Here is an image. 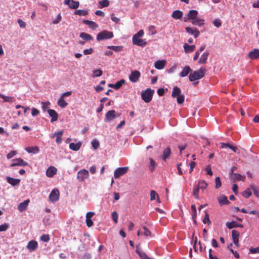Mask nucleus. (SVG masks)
I'll use <instances>...</instances> for the list:
<instances>
[{"label": "nucleus", "mask_w": 259, "mask_h": 259, "mask_svg": "<svg viewBox=\"0 0 259 259\" xmlns=\"http://www.w3.org/2000/svg\"><path fill=\"white\" fill-rule=\"evenodd\" d=\"M185 30L187 33L193 35L195 38H197L200 35V32L196 28H192L190 27H186Z\"/></svg>", "instance_id": "11"}, {"label": "nucleus", "mask_w": 259, "mask_h": 259, "mask_svg": "<svg viewBox=\"0 0 259 259\" xmlns=\"http://www.w3.org/2000/svg\"><path fill=\"white\" fill-rule=\"evenodd\" d=\"M209 55V52L207 51L204 52L203 54L201 55L199 60V63L200 64H204L206 62V60L207 59L208 56Z\"/></svg>", "instance_id": "25"}, {"label": "nucleus", "mask_w": 259, "mask_h": 259, "mask_svg": "<svg viewBox=\"0 0 259 259\" xmlns=\"http://www.w3.org/2000/svg\"><path fill=\"white\" fill-rule=\"evenodd\" d=\"M128 169V167H119L115 169L114 172L115 178H118L126 174Z\"/></svg>", "instance_id": "7"}, {"label": "nucleus", "mask_w": 259, "mask_h": 259, "mask_svg": "<svg viewBox=\"0 0 259 259\" xmlns=\"http://www.w3.org/2000/svg\"><path fill=\"white\" fill-rule=\"evenodd\" d=\"M181 90L178 87H174L171 94L172 97L175 98L177 96L178 97L179 95H181Z\"/></svg>", "instance_id": "32"}, {"label": "nucleus", "mask_w": 259, "mask_h": 259, "mask_svg": "<svg viewBox=\"0 0 259 259\" xmlns=\"http://www.w3.org/2000/svg\"><path fill=\"white\" fill-rule=\"evenodd\" d=\"M183 16V13L180 10H175L173 12L171 17L175 19H180Z\"/></svg>", "instance_id": "21"}, {"label": "nucleus", "mask_w": 259, "mask_h": 259, "mask_svg": "<svg viewBox=\"0 0 259 259\" xmlns=\"http://www.w3.org/2000/svg\"><path fill=\"white\" fill-rule=\"evenodd\" d=\"M39 114V111L35 108L31 109V114L33 116H35Z\"/></svg>", "instance_id": "60"}, {"label": "nucleus", "mask_w": 259, "mask_h": 259, "mask_svg": "<svg viewBox=\"0 0 259 259\" xmlns=\"http://www.w3.org/2000/svg\"><path fill=\"white\" fill-rule=\"evenodd\" d=\"M13 161H14V162L12 163L10 165L11 167H14V166H24L28 165V162L24 161L21 158H16V159H13Z\"/></svg>", "instance_id": "10"}, {"label": "nucleus", "mask_w": 259, "mask_h": 259, "mask_svg": "<svg viewBox=\"0 0 259 259\" xmlns=\"http://www.w3.org/2000/svg\"><path fill=\"white\" fill-rule=\"evenodd\" d=\"M199 188L197 186V185H195L193 187V195L195 196V198L196 199H199Z\"/></svg>", "instance_id": "36"}, {"label": "nucleus", "mask_w": 259, "mask_h": 259, "mask_svg": "<svg viewBox=\"0 0 259 259\" xmlns=\"http://www.w3.org/2000/svg\"><path fill=\"white\" fill-rule=\"evenodd\" d=\"M79 36L84 40L89 41L93 39V37L89 34L85 32L80 33Z\"/></svg>", "instance_id": "28"}, {"label": "nucleus", "mask_w": 259, "mask_h": 259, "mask_svg": "<svg viewBox=\"0 0 259 259\" xmlns=\"http://www.w3.org/2000/svg\"><path fill=\"white\" fill-rule=\"evenodd\" d=\"M113 37V33L111 31L103 30L97 34V40L101 41L104 39L112 38Z\"/></svg>", "instance_id": "2"}, {"label": "nucleus", "mask_w": 259, "mask_h": 259, "mask_svg": "<svg viewBox=\"0 0 259 259\" xmlns=\"http://www.w3.org/2000/svg\"><path fill=\"white\" fill-rule=\"evenodd\" d=\"M215 187L216 189H218L221 186L222 183H221L220 177H218L215 178Z\"/></svg>", "instance_id": "49"}, {"label": "nucleus", "mask_w": 259, "mask_h": 259, "mask_svg": "<svg viewBox=\"0 0 259 259\" xmlns=\"http://www.w3.org/2000/svg\"><path fill=\"white\" fill-rule=\"evenodd\" d=\"M57 169L54 166L49 167L46 171V175L49 178H52L56 173Z\"/></svg>", "instance_id": "17"}, {"label": "nucleus", "mask_w": 259, "mask_h": 259, "mask_svg": "<svg viewBox=\"0 0 259 259\" xmlns=\"http://www.w3.org/2000/svg\"><path fill=\"white\" fill-rule=\"evenodd\" d=\"M89 176V171L85 169L80 170L77 175V179L79 182H82Z\"/></svg>", "instance_id": "4"}, {"label": "nucleus", "mask_w": 259, "mask_h": 259, "mask_svg": "<svg viewBox=\"0 0 259 259\" xmlns=\"http://www.w3.org/2000/svg\"><path fill=\"white\" fill-rule=\"evenodd\" d=\"M116 112L114 110H110L106 114L105 121L109 122L116 118Z\"/></svg>", "instance_id": "12"}, {"label": "nucleus", "mask_w": 259, "mask_h": 259, "mask_svg": "<svg viewBox=\"0 0 259 259\" xmlns=\"http://www.w3.org/2000/svg\"><path fill=\"white\" fill-rule=\"evenodd\" d=\"M81 146V143L80 142L74 143H71L69 144V148L70 149L73 151H78Z\"/></svg>", "instance_id": "29"}, {"label": "nucleus", "mask_w": 259, "mask_h": 259, "mask_svg": "<svg viewBox=\"0 0 259 259\" xmlns=\"http://www.w3.org/2000/svg\"><path fill=\"white\" fill-rule=\"evenodd\" d=\"M41 108L44 112L48 111V110L49 109L50 103L49 102H42L41 103Z\"/></svg>", "instance_id": "38"}, {"label": "nucleus", "mask_w": 259, "mask_h": 259, "mask_svg": "<svg viewBox=\"0 0 259 259\" xmlns=\"http://www.w3.org/2000/svg\"><path fill=\"white\" fill-rule=\"evenodd\" d=\"M75 14L79 16H85L88 15V12L84 10H78L75 11Z\"/></svg>", "instance_id": "45"}, {"label": "nucleus", "mask_w": 259, "mask_h": 259, "mask_svg": "<svg viewBox=\"0 0 259 259\" xmlns=\"http://www.w3.org/2000/svg\"><path fill=\"white\" fill-rule=\"evenodd\" d=\"M204 20L203 19L196 18L192 21L191 22L193 25L201 26L204 24Z\"/></svg>", "instance_id": "31"}, {"label": "nucleus", "mask_w": 259, "mask_h": 259, "mask_svg": "<svg viewBox=\"0 0 259 259\" xmlns=\"http://www.w3.org/2000/svg\"><path fill=\"white\" fill-rule=\"evenodd\" d=\"M40 240L45 242H48L49 241L50 238V236L48 234H43L40 237Z\"/></svg>", "instance_id": "48"}, {"label": "nucleus", "mask_w": 259, "mask_h": 259, "mask_svg": "<svg viewBox=\"0 0 259 259\" xmlns=\"http://www.w3.org/2000/svg\"><path fill=\"white\" fill-rule=\"evenodd\" d=\"M25 150L29 153L36 154L39 151V148L37 146L28 147L25 148Z\"/></svg>", "instance_id": "22"}, {"label": "nucleus", "mask_w": 259, "mask_h": 259, "mask_svg": "<svg viewBox=\"0 0 259 259\" xmlns=\"http://www.w3.org/2000/svg\"><path fill=\"white\" fill-rule=\"evenodd\" d=\"M92 146L95 149H97L99 147V142L96 139L93 140L92 142Z\"/></svg>", "instance_id": "47"}, {"label": "nucleus", "mask_w": 259, "mask_h": 259, "mask_svg": "<svg viewBox=\"0 0 259 259\" xmlns=\"http://www.w3.org/2000/svg\"><path fill=\"white\" fill-rule=\"evenodd\" d=\"M100 4L102 7H107L109 5V2L108 0H103L100 2Z\"/></svg>", "instance_id": "59"}, {"label": "nucleus", "mask_w": 259, "mask_h": 259, "mask_svg": "<svg viewBox=\"0 0 259 259\" xmlns=\"http://www.w3.org/2000/svg\"><path fill=\"white\" fill-rule=\"evenodd\" d=\"M198 12L196 10H192L189 11L187 16L184 18V21L187 22L190 20L193 21L197 18Z\"/></svg>", "instance_id": "5"}, {"label": "nucleus", "mask_w": 259, "mask_h": 259, "mask_svg": "<svg viewBox=\"0 0 259 259\" xmlns=\"http://www.w3.org/2000/svg\"><path fill=\"white\" fill-rule=\"evenodd\" d=\"M197 186L199 189L204 190L205 189L207 186V184L203 180H199L197 184Z\"/></svg>", "instance_id": "34"}, {"label": "nucleus", "mask_w": 259, "mask_h": 259, "mask_svg": "<svg viewBox=\"0 0 259 259\" xmlns=\"http://www.w3.org/2000/svg\"><path fill=\"white\" fill-rule=\"evenodd\" d=\"M218 201L221 205L230 203L227 197L224 195L220 196L218 198Z\"/></svg>", "instance_id": "23"}, {"label": "nucleus", "mask_w": 259, "mask_h": 259, "mask_svg": "<svg viewBox=\"0 0 259 259\" xmlns=\"http://www.w3.org/2000/svg\"><path fill=\"white\" fill-rule=\"evenodd\" d=\"M9 227V225L7 223H5L0 225V232L6 231Z\"/></svg>", "instance_id": "58"}, {"label": "nucleus", "mask_w": 259, "mask_h": 259, "mask_svg": "<svg viewBox=\"0 0 259 259\" xmlns=\"http://www.w3.org/2000/svg\"><path fill=\"white\" fill-rule=\"evenodd\" d=\"M60 193L58 190H53L49 195V199L52 202H55L58 200L59 198Z\"/></svg>", "instance_id": "8"}, {"label": "nucleus", "mask_w": 259, "mask_h": 259, "mask_svg": "<svg viewBox=\"0 0 259 259\" xmlns=\"http://www.w3.org/2000/svg\"><path fill=\"white\" fill-rule=\"evenodd\" d=\"M107 48L110 50H113L116 52H120L123 50V47L121 46H109L107 47Z\"/></svg>", "instance_id": "33"}, {"label": "nucleus", "mask_w": 259, "mask_h": 259, "mask_svg": "<svg viewBox=\"0 0 259 259\" xmlns=\"http://www.w3.org/2000/svg\"><path fill=\"white\" fill-rule=\"evenodd\" d=\"M103 72L100 69H96L93 71V77H99L102 75Z\"/></svg>", "instance_id": "44"}, {"label": "nucleus", "mask_w": 259, "mask_h": 259, "mask_svg": "<svg viewBox=\"0 0 259 259\" xmlns=\"http://www.w3.org/2000/svg\"><path fill=\"white\" fill-rule=\"evenodd\" d=\"M38 244L35 241H30L28 242L27 248L30 251L34 250L37 247Z\"/></svg>", "instance_id": "19"}, {"label": "nucleus", "mask_w": 259, "mask_h": 259, "mask_svg": "<svg viewBox=\"0 0 259 259\" xmlns=\"http://www.w3.org/2000/svg\"><path fill=\"white\" fill-rule=\"evenodd\" d=\"M226 226L230 229H231L233 228L237 227V225L236 224V223L234 221L232 222H227L226 223Z\"/></svg>", "instance_id": "54"}, {"label": "nucleus", "mask_w": 259, "mask_h": 259, "mask_svg": "<svg viewBox=\"0 0 259 259\" xmlns=\"http://www.w3.org/2000/svg\"><path fill=\"white\" fill-rule=\"evenodd\" d=\"M6 180L9 184L14 187L19 186L21 181L19 179H15L10 177H7Z\"/></svg>", "instance_id": "13"}, {"label": "nucleus", "mask_w": 259, "mask_h": 259, "mask_svg": "<svg viewBox=\"0 0 259 259\" xmlns=\"http://www.w3.org/2000/svg\"><path fill=\"white\" fill-rule=\"evenodd\" d=\"M185 97L183 95H179L177 99V103L179 104H181L184 103Z\"/></svg>", "instance_id": "52"}, {"label": "nucleus", "mask_w": 259, "mask_h": 259, "mask_svg": "<svg viewBox=\"0 0 259 259\" xmlns=\"http://www.w3.org/2000/svg\"><path fill=\"white\" fill-rule=\"evenodd\" d=\"M125 83V80L122 79L117 81L116 83L114 84L115 89L118 90L120 88V87Z\"/></svg>", "instance_id": "42"}, {"label": "nucleus", "mask_w": 259, "mask_h": 259, "mask_svg": "<svg viewBox=\"0 0 259 259\" xmlns=\"http://www.w3.org/2000/svg\"><path fill=\"white\" fill-rule=\"evenodd\" d=\"M149 160L150 161L149 169L151 172H152L154 171L157 164L155 161L152 158H149Z\"/></svg>", "instance_id": "35"}, {"label": "nucleus", "mask_w": 259, "mask_h": 259, "mask_svg": "<svg viewBox=\"0 0 259 259\" xmlns=\"http://www.w3.org/2000/svg\"><path fill=\"white\" fill-rule=\"evenodd\" d=\"M79 5V3L77 1H74L73 0L72 1V2L71 3L70 5V8L73 9H76L78 8Z\"/></svg>", "instance_id": "43"}, {"label": "nucleus", "mask_w": 259, "mask_h": 259, "mask_svg": "<svg viewBox=\"0 0 259 259\" xmlns=\"http://www.w3.org/2000/svg\"><path fill=\"white\" fill-rule=\"evenodd\" d=\"M57 104L62 108L66 107L68 105L67 103L64 101V98L62 97L58 100Z\"/></svg>", "instance_id": "30"}, {"label": "nucleus", "mask_w": 259, "mask_h": 259, "mask_svg": "<svg viewBox=\"0 0 259 259\" xmlns=\"http://www.w3.org/2000/svg\"><path fill=\"white\" fill-rule=\"evenodd\" d=\"M133 44L135 45L144 47L146 44L147 42L145 39H141L140 37H137L136 36H133L132 38Z\"/></svg>", "instance_id": "6"}, {"label": "nucleus", "mask_w": 259, "mask_h": 259, "mask_svg": "<svg viewBox=\"0 0 259 259\" xmlns=\"http://www.w3.org/2000/svg\"><path fill=\"white\" fill-rule=\"evenodd\" d=\"M205 71L206 70L202 68L195 71L189 75L190 81H193L202 78L205 75Z\"/></svg>", "instance_id": "1"}, {"label": "nucleus", "mask_w": 259, "mask_h": 259, "mask_svg": "<svg viewBox=\"0 0 259 259\" xmlns=\"http://www.w3.org/2000/svg\"><path fill=\"white\" fill-rule=\"evenodd\" d=\"M83 23L88 25L89 27L93 29H96L98 27V24L94 21L85 20L83 21Z\"/></svg>", "instance_id": "27"}, {"label": "nucleus", "mask_w": 259, "mask_h": 259, "mask_svg": "<svg viewBox=\"0 0 259 259\" xmlns=\"http://www.w3.org/2000/svg\"><path fill=\"white\" fill-rule=\"evenodd\" d=\"M171 154V150L169 147L166 148L163 152L162 156V159L164 161H166V159L169 157Z\"/></svg>", "instance_id": "24"}, {"label": "nucleus", "mask_w": 259, "mask_h": 259, "mask_svg": "<svg viewBox=\"0 0 259 259\" xmlns=\"http://www.w3.org/2000/svg\"><path fill=\"white\" fill-rule=\"evenodd\" d=\"M148 31L149 33L151 35H154L156 33V31L155 30V27L153 25H151L148 28Z\"/></svg>", "instance_id": "51"}, {"label": "nucleus", "mask_w": 259, "mask_h": 259, "mask_svg": "<svg viewBox=\"0 0 259 259\" xmlns=\"http://www.w3.org/2000/svg\"><path fill=\"white\" fill-rule=\"evenodd\" d=\"M183 47H184L185 52L186 53L193 52V51H194V50L195 49V46L194 45L189 46L187 44H185L184 45Z\"/></svg>", "instance_id": "26"}, {"label": "nucleus", "mask_w": 259, "mask_h": 259, "mask_svg": "<svg viewBox=\"0 0 259 259\" xmlns=\"http://www.w3.org/2000/svg\"><path fill=\"white\" fill-rule=\"evenodd\" d=\"M30 201L29 199H27L22 203H20L18 205V209L20 212H22L26 210L29 204Z\"/></svg>", "instance_id": "16"}, {"label": "nucleus", "mask_w": 259, "mask_h": 259, "mask_svg": "<svg viewBox=\"0 0 259 259\" xmlns=\"http://www.w3.org/2000/svg\"><path fill=\"white\" fill-rule=\"evenodd\" d=\"M239 233L238 231L235 230H233L232 231V236L233 238H238Z\"/></svg>", "instance_id": "61"}, {"label": "nucleus", "mask_w": 259, "mask_h": 259, "mask_svg": "<svg viewBox=\"0 0 259 259\" xmlns=\"http://www.w3.org/2000/svg\"><path fill=\"white\" fill-rule=\"evenodd\" d=\"M251 194V192L249 189H247L243 192V196L245 198H248Z\"/></svg>", "instance_id": "57"}, {"label": "nucleus", "mask_w": 259, "mask_h": 259, "mask_svg": "<svg viewBox=\"0 0 259 259\" xmlns=\"http://www.w3.org/2000/svg\"><path fill=\"white\" fill-rule=\"evenodd\" d=\"M249 252L251 253H259V247L256 248H250L249 249Z\"/></svg>", "instance_id": "64"}, {"label": "nucleus", "mask_w": 259, "mask_h": 259, "mask_svg": "<svg viewBox=\"0 0 259 259\" xmlns=\"http://www.w3.org/2000/svg\"><path fill=\"white\" fill-rule=\"evenodd\" d=\"M153 93V90L147 89L141 94L142 98L146 103H149L152 100Z\"/></svg>", "instance_id": "3"}, {"label": "nucleus", "mask_w": 259, "mask_h": 259, "mask_svg": "<svg viewBox=\"0 0 259 259\" xmlns=\"http://www.w3.org/2000/svg\"><path fill=\"white\" fill-rule=\"evenodd\" d=\"M204 224L208 223V224L211 223V222L209 218V214L207 213L206 211H205V217L202 221Z\"/></svg>", "instance_id": "46"}, {"label": "nucleus", "mask_w": 259, "mask_h": 259, "mask_svg": "<svg viewBox=\"0 0 259 259\" xmlns=\"http://www.w3.org/2000/svg\"><path fill=\"white\" fill-rule=\"evenodd\" d=\"M118 215L116 211H113L112 213V219L115 223L118 222Z\"/></svg>", "instance_id": "56"}, {"label": "nucleus", "mask_w": 259, "mask_h": 259, "mask_svg": "<svg viewBox=\"0 0 259 259\" xmlns=\"http://www.w3.org/2000/svg\"><path fill=\"white\" fill-rule=\"evenodd\" d=\"M158 196L157 193L155 191L151 190L150 191V200L151 201L155 200Z\"/></svg>", "instance_id": "50"}, {"label": "nucleus", "mask_w": 259, "mask_h": 259, "mask_svg": "<svg viewBox=\"0 0 259 259\" xmlns=\"http://www.w3.org/2000/svg\"><path fill=\"white\" fill-rule=\"evenodd\" d=\"M48 112L50 117H52L51 122H53L58 119V114L57 112L53 109H48Z\"/></svg>", "instance_id": "15"}, {"label": "nucleus", "mask_w": 259, "mask_h": 259, "mask_svg": "<svg viewBox=\"0 0 259 259\" xmlns=\"http://www.w3.org/2000/svg\"><path fill=\"white\" fill-rule=\"evenodd\" d=\"M233 178L236 180H239L244 181L245 180V177L244 176H242L239 174H233Z\"/></svg>", "instance_id": "39"}, {"label": "nucleus", "mask_w": 259, "mask_h": 259, "mask_svg": "<svg viewBox=\"0 0 259 259\" xmlns=\"http://www.w3.org/2000/svg\"><path fill=\"white\" fill-rule=\"evenodd\" d=\"M140 75L141 73L139 71H133L129 76V79L132 82H137L139 80Z\"/></svg>", "instance_id": "9"}, {"label": "nucleus", "mask_w": 259, "mask_h": 259, "mask_svg": "<svg viewBox=\"0 0 259 259\" xmlns=\"http://www.w3.org/2000/svg\"><path fill=\"white\" fill-rule=\"evenodd\" d=\"M61 18H62V17H61L60 14H58L57 15V17L53 20V23L54 24L59 23L60 22V21H61Z\"/></svg>", "instance_id": "63"}, {"label": "nucleus", "mask_w": 259, "mask_h": 259, "mask_svg": "<svg viewBox=\"0 0 259 259\" xmlns=\"http://www.w3.org/2000/svg\"><path fill=\"white\" fill-rule=\"evenodd\" d=\"M166 61L164 60H158L155 62L154 66L157 69H162L164 68Z\"/></svg>", "instance_id": "20"}, {"label": "nucleus", "mask_w": 259, "mask_h": 259, "mask_svg": "<svg viewBox=\"0 0 259 259\" xmlns=\"http://www.w3.org/2000/svg\"><path fill=\"white\" fill-rule=\"evenodd\" d=\"M0 98L3 99L4 102H10V103H12L14 99L13 97L6 96L2 94H0Z\"/></svg>", "instance_id": "37"}, {"label": "nucleus", "mask_w": 259, "mask_h": 259, "mask_svg": "<svg viewBox=\"0 0 259 259\" xmlns=\"http://www.w3.org/2000/svg\"><path fill=\"white\" fill-rule=\"evenodd\" d=\"M144 230V232H142V234H143L144 236L146 237L150 236H151V232L149 230H148V229L146 227H144L143 228Z\"/></svg>", "instance_id": "55"}, {"label": "nucleus", "mask_w": 259, "mask_h": 259, "mask_svg": "<svg viewBox=\"0 0 259 259\" xmlns=\"http://www.w3.org/2000/svg\"><path fill=\"white\" fill-rule=\"evenodd\" d=\"M232 246V244H230V245L228 246V248L230 249V250L231 251V252L233 254V255H234V256L236 258H239L240 255H239V253L236 251H234L231 248H230Z\"/></svg>", "instance_id": "53"}, {"label": "nucleus", "mask_w": 259, "mask_h": 259, "mask_svg": "<svg viewBox=\"0 0 259 259\" xmlns=\"http://www.w3.org/2000/svg\"><path fill=\"white\" fill-rule=\"evenodd\" d=\"M62 135L63 131L58 132V135L56 136V142L58 144H60L62 141V139L61 138Z\"/></svg>", "instance_id": "41"}, {"label": "nucleus", "mask_w": 259, "mask_h": 259, "mask_svg": "<svg viewBox=\"0 0 259 259\" xmlns=\"http://www.w3.org/2000/svg\"><path fill=\"white\" fill-rule=\"evenodd\" d=\"M213 24L215 26L219 28L221 26L222 22L219 19H215L213 22Z\"/></svg>", "instance_id": "62"}, {"label": "nucleus", "mask_w": 259, "mask_h": 259, "mask_svg": "<svg viewBox=\"0 0 259 259\" xmlns=\"http://www.w3.org/2000/svg\"><path fill=\"white\" fill-rule=\"evenodd\" d=\"M136 252L140 256L141 259H147L148 256L144 252L140 250L139 249H136Z\"/></svg>", "instance_id": "40"}, {"label": "nucleus", "mask_w": 259, "mask_h": 259, "mask_svg": "<svg viewBox=\"0 0 259 259\" xmlns=\"http://www.w3.org/2000/svg\"><path fill=\"white\" fill-rule=\"evenodd\" d=\"M192 71V70L191 69L190 66H186L180 72V76L182 77H185Z\"/></svg>", "instance_id": "18"}, {"label": "nucleus", "mask_w": 259, "mask_h": 259, "mask_svg": "<svg viewBox=\"0 0 259 259\" xmlns=\"http://www.w3.org/2000/svg\"><path fill=\"white\" fill-rule=\"evenodd\" d=\"M248 56L251 59H259V50L257 49H254L249 53Z\"/></svg>", "instance_id": "14"}]
</instances>
